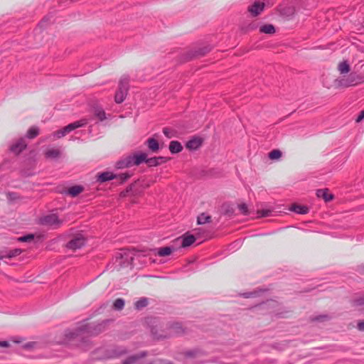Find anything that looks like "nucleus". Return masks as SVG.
I'll return each instance as SVG.
<instances>
[{
  "mask_svg": "<svg viewBox=\"0 0 364 364\" xmlns=\"http://www.w3.org/2000/svg\"><path fill=\"white\" fill-rule=\"evenodd\" d=\"M132 186H130L129 187H128L126 191L124 192H122V194L123 196H126L127 193H129L131 191H132Z\"/></svg>",
  "mask_w": 364,
  "mask_h": 364,
  "instance_id": "nucleus-50",
  "label": "nucleus"
},
{
  "mask_svg": "<svg viewBox=\"0 0 364 364\" xmlns=\"http://www.w3.org/2000/svg\"><path fill=\"white\" fill-rule=\"evenodd\" d=\"M95 114L100 121H103L106 118L105 112L103 109H96Z\"/></svg>",
  "mask_w": 364,
  "mask_h": 364,
  "instance_id": "nucleus-38",
  "label": "nucleus"
},
{
  "mask_svg": "<svg viewBox=\"0 0 364 364\" xmlns=\"http://www.w3.org/2000/svg\"><path fill=\"white\" fill-rule=\"evenodd\" d=\"M129 77L127 75H124L119 80L118 87H119L121 90L122 89L123 90H126L128 91L129 87Z\"/></svg>",
  "mask_w": 364,
  "mask_h": 364,
  "instance_id": "nucleus-21",
  "label": "nucleus"
},
{
  "mask_svg": "<svg viewBox=\"0 0 364 364\" xmlns=\"http://www.w3.org/2000/svg\"><path fill=\"white\" fill-rule=\"evenodd\" d=\"M128 353V350L124 347H117L113 350V353L116 356H122Z\"/></svg>",
  "mask_w": 364,
  "mask_h": 364,
  "instance_id": "nucleus-33",
  "label": "nucleus"
},
{
  "mask_svg": "<svg viewBox=\"0 0 364 364\" xmlns=\"http://www.w3.org/2000/svg\"><path fill=\"white\" fill-rule=\"evenodd\" d=\"M87 122L86 119H80L79 121L74 122L64 127L63 129L53 132V135L54 137L58 139L61 138L75 129L84 127L87 124Z\"/></svg>",
  "mask_w": 364,
  "mask_h": 364,
  "instance_id": "nucleus-3",
  "label": "nucleus"
},
{
  "mask_svg": "<svg viewBox=\"0 0 364 364\" xmlns=\"http://www.w3.org/2000/svg\"><path fill=\"white\" fill-rule=\"evenodd\" d=\"M357 328L360 331H364V321H359Z\"/></svg>",
  "mask_w": 364,
  "mask_h": 364,
  "instance_id": "nucleus-46",
  "label": "nucleus"
},
{
  "mask_svg": "<svg viewBox=\"0 0 364 364\" xmlns=\"http://www.w3.org/2000/svg\"><path fill=\"white\" fill-rule=\"evenodd\" d=\"M171 328L176 333H180L183 331V326L181 323H174L171 325Z\"/></svg>",
  "mask_w": 364,
  "mask_h": 364,
  "instance_id": "nucleus-37",
  "label": "nucleus"
},
{
  "mask_svg": "<svg viewBox=\"0 0 364 364\" xmlns=\"http://www.w3.org/2000/svg\"><path fill=\"white\" fill-rule=\"evenodd\" d=\"M363 118H364V110H362L360 112L358 117L356 118L355 122L358 123V122H361L363 119Z\"/></svg>",
  "mask_w": 364,
  "mask_h": 364,
  "instance_id": "nucleus-45",
  "label": "nucleus"
},
{
  "mask_svg": "<svg viewBox=\"0 0 364 364\" xmlns=\"http://www.w3.org/2000/svg\"><path fill=\"white\" fill-rule=\"evenodd\" d=\"M104 325L102 323L96 326L91 324L82 325L71 333L70 337L73 338H83V334L85 333L91 335H97L102 331Z\"/></svg>",
  "mask_w": 364,
  "mask_h": 364,
  "instance_id": "nucleus-1",
  "label": "nucleus"
},
{
  "mask_svg": "<svg viewBox=\"0 0 364 364\" xmlns=\"http://www.w3.org/2000/svg\"><path fill=\"white\" fill-rule=\"evenodd\" d=\"M175 247L171 246H166L155 250L157 252V255L160 257H165L171 255L174 250Z\"/></svg>",
  "mask_w": 364,
  "mask_h": 364,
  "instance_id": "nucleus-17",
  "label": "nucleus"
},
{
  "mask_svg": "<svg viewBox=\"0 0 364 364\" xmlns=\"http://www.w3.org/2000/svg\"><path fill=\"white\" fill-rule=\"evenodd\" d=\"M149 304V300L146 297H142L135 302L134 306L137 310H141L146 307Z\"/></svg>",
  "mask_w": 364,
  "mask_h": 364,
  "instance_id": "nucleus-26",
  "label": "nucleus"
},
{
  "mask_svg": "<svg viewBox=\"0 0 364 364\" xmlns=\"http://www.w3.org/2000/svg\"><path fill=\"white\" fill-rule=\"evenodd\" d=\"M146 355L147 353L146 351H141L138 354L129 356L122 361V364H135L139 359L143 358Z\"/></svg>",
  "mask_w": 364,
  "mask_h": 364,
  "instance_id": "nucleus-11",
  "label": "nucleus"
},
{
  "mask_svg": "<svg viewBox=\"0 0 364 364\" xmlns=\"http://www.w3.org/2000/svg\"><path fill=\"white\" fill-rule=\"evenodd\" d=\"M9 346H10V344L8 341H0V347L7 348Z\"/></svg>",
  "mask_w": 364,
  "mask_h": 364,
  "instance_id": "nucleus-49",
  "label": "nucleus"
},
{
  "mask_svg": "<svg viewBox=\"0 0 364 364\" xmlns=\"http://www.w3.org/2000/svg\"><path fill=\"white\" fill-rule=\"evenodd\" d=\"M34 345H35V343L28 342L23 346V348L30 349V348H33L34 346Z\"/></svg>",
  "mask_w": 364,
  "mask_h": 364,
  "instance_id": "nucleus-47",
  "label": "nucleus"
},
{
  "mask_svg": "<svg viewBox=\"0 0 364 364\" xmlns=\"http://www.w3.org/2000/svg\"><path fill=\"white\" fill-rule=\"evenodd\" d=\"M212 49L210 46L198 48L194 50H189L184 55V60L188 61L193 58H200L209 53Z\"/></svg>",
  "mask_w": 364,
  "mask_h": 364,
  "instance_id": "nucleus-5",
  "label": "nucleus"
},
{
  "mask_svg": "<svg viewBox=\"0 0 364 364\" xmlns=\"http://www.w3.org/2000/svg\"><path fill=\"white\" fill-rule=\"evenodd\" d=\"M264 4L260 2H255V4L248 8V11L253 16H258L264 9Z\"/></svg>",
  "mask_w": 364,
  "mask_h": 364,
  "instance_id": "nucleus-13",
  "label": "nucleus"
},
{
  "mask_svg": "<svg viewBox=\"0 0 364 364\" xmlns=\"http://www.w3.org/2000/svg\"><path fill=\"white\" fill-rule=\"evenodd\" d=\"M196 355V352L194 350H188L185 353V355L188 358H194Z\"/></svg>",
  "mask_w": 364,
  "mask_h": 364,
  "instance_id": "nucleus-43",
  "label": "nucleus"
},
{
  "mask_svg": "<svg viewBox=\"0 0 364 364\" xmlns=\"http://www.w3.org/2000/svg\"><path fill=\"white\" fill-rule=\"evenodd\" d=\"M21 252V250L20 249H14L9 250L8 252H5V255H1L0 259H4V258H12L17 255H19Z\"/></svg>",
  "mask_w": 364,
  "mask_h": 364,
  "instance_id": "nucleus-24",
  "label": "nucleus"
},
{
  "mask_svg": "<svg viewBox=\"0 0 364 364\" xmlns=\"http://www.w3.org/2000/svg\"><path fill=\"white\" fill-rule=\"evenodd\" d=\"M338 70L341 74L348 73L350 71V66L347 62H341L338 65Z\"/></svg>",
  "mask_w": 364,
  "mask_h": 364,
  "instance_id": "nucleus-29",
  "label": "nucleus"
},
{
  "mask_svg": "<svg viewBox=\"0 0 364 364\" xmlns=\"http://www.w3.org/2000/svg\"><path fill=\"white\" fill-rule=\"evenodd\" d=\"M318 198H321L325 202H329L333 198V196L328 193V189H318L316 191Z\"/></svg>",
  "mask_w": 364,
  "mask_h": 364,
  "instance_id": "nucleus-16",
  "label": "nucleus"
},
{
  "mask_svg": "<svg viewBox=\"0 0 364 364\" xmlns=\"http://www.w3.org/2000/svg\"><path fill=\"white\" fill-rule=\"evenodd\" d=\"M83 190L84 188L82 186L76 185L69 188L68 190V193L73 197H75L81 193Z\"/></svg>",
  "mask_w": 364,
  "mask_h": 364,
  "instance_id": "nucleus-23",
  "label": "nucleus"
},
{
  "mask_svg": "<svg viewBox=\"0 0 364 364\" xmlns=\"http://www.w3.org/2000/svg\"><path fill=\"white\" fill-rule=\"evenodd\" d=\"M202 139L199 137H193L187 141L186 147L189 150H196L202 144Z\"/></svg>",
  "mask_w": 364,
  "mask_h": 364,
  "instance_id": "nucleus-15",
  "label": "nucleus"
},
{
  "mask_svg": "<svg viewBox=\"0 0 364 364\" xmlns=\"http://www.w3.org/2000/svg\"><path fill=\"white\" fill-rule=\"evenodd\" d=\"M124 306V300L121 298L117 299L113 303V308L114 310L120 311Z\"/></svg>",
  "mask_w": 364,
  "mask_h": 364,
  "instance_id": "nucleus-28",
  "label": "nucleus"
},
{
  "mask_svg": "<svg viewBox=\"0 0 364 364\" xmlns=\"http://www.w3.org/2000/svg\"><path fill=\"white\" fill-rule=\"evenodd\" d=\"M352 305L353 306H364V295L355 299L352 301Z\"/></svg>",
  "mask_w": 364,
  "mask_h": 364,
  "instance_id": "nucleus-36",
  "label": "nucleus"
},
{
  "mask_svg": "<svg viewBox=\"0 0 364 364\" xmlns=\"http://www.w3.org/2000/svg\"><path fill=\"white\" fill-rule=\"evenodd\" d=\"M259 31L263 33L273 34L275 33V28L272 24H265L259 28Z\"/></svg>",
  "mask_w": 364,
  "mask_h": 364,
  "instance_id": "nucleus-25",
  "label": "nucleus"
},
{
  "mask_svg": "<svg viewBox=\"0 0 364 364\" xmlns=\"http://www.w3.org/2000/svg\"><path fill=\"white\" fill-rule=\"evenodd\" d=\"M181 241V247H187L191 246L195 241L196 237L193 235H184L182 238L179 237L177 239V241Z\"/></svg>",
  "mask_w": 364,
  "mask_h": 364,
  "instance_id": "nucleus-14",
  "label": "nucleus"
},
{
  "mask_svg": "<svg viewBox=\"0 0 364 364\" xmlns=\"http://www.w3.org/2000/svg\"><path fill=\"white\" fill-rule=\"evenodd\" d=\"M131 158L128 156L126 158L119 161L116 164L117 168H124L132 166Z\"/></svg>",
  "mask_w": 364,
  "mask_h": 364,
  "instance_id": "nucleus-20",
  "label": "nucleus"
},
{
  "mask_svg": "<svg viewBox=\"0 0 364 364\" xmlns=\"http://www.w3.org/2000/svg\"><path fill=\"white\" fill-rule=\"evenodd\" d=\"M169 160V158L164 157V156H155L151 158H148V160L146 161V164L149 167L152 166H157L159 165H161L163 164H165Z\"/></svg>",
  "mask_w": 364,
  "mask_h": 364,
  "instance_id": "nucleus-10",
  "label": "nucleus"
},
{
  "mask_svg": "<svg viewBox=\"0 0 364 364\" xmlns=\"http://www.w3.org/2000/svg\"><path fill=\"white\" fill-rule=\"evenodd\" d=\"M27 146V144L24 139H19L16 143L10 146V151L18 155L22 152Z\"/></svg>",
  "mask_w": 364,
  "mask_h": 364,
  "instance_id": "nucleus-8",
  "label": "nucleus"
},
{
  "mask_svg": "<svg viewBox=\"0 0 364 364\" xmlns=\"http://www.w3.org/2000/svg\"><path fill=\"white\" fill-rule=\"evenodd\" d=\"M145 144L147 146L149 150L152 153L156 154L160 149L158 141L153 137L149 138L146 141Z\"/></svg>",
  "mask_w": 364,
  "mask_h": 364,
  "instance_id": "nucleus-12",
  "label": "nucleus"
},
{
  "mask_svg": "<svg viewBox=\"0 0 364 364\" xmlns=\"http://www.w3.org/2000/svg\"><path fill=\"white\" fill-rule=\"evenodd\" d=\"M5 255V253H4V252H0V255Z\"/></svg>",
  "mask_w": 364,
  "mask_h": 364,
  "instance_id": "nucleus-53",
  "label": "nucleus"
},
{
  "mask_svg": "<svg viewBox=\"0 0 364 364\" xmlns=\"http://www.w3.org/2000/svg\"><path fill=\"white\" fill-rule=\"evenodd\" d=\"M39 134V129L37 127H31L27 132L26 136L28 139H33Z\"/></svg>",
  "mask_w": 364,
  "mask_h": 364,
  "instance_id": "nucleus-27",
  "label": "nucleus"
},
{
  "mask_svg": "<svg viewBox=\"0 0 364 364\" xmlns=\"http://www.w3.org/2000/svg\"><path fill=\"white\" fill-rule=\"evenodd\" d=\"M60 151L58 149H51L46 152L47 158L55 159L60 156Z\"/></svg>",
  "mask_w": 364,
  "mask_h": 364,
  "instance_id": "nucleus-30",
  "label": "nucleus"
},
{
  "mask_svg": "<svg viewBox=\"0 0 364 364\" xmlns=\"http://www.w3.org/2000/svg\"><path fill=\"white\" fill-rule=\"evenodd\" d=\"M210 216L207 215L205 213H201L200 215H198L197 221L198 224L203 225L207 223H210Z\"/></svg>",
  "mask_w": 364,
  "mask_h": 364,
  "instance_id": "nucleus-31",
  "label": "nucleus"
},
{
  "mask_svg": "<svg viewBox=\"0 0 364 364\" xmlns=\"http://www.w3.org/2000/svg\"><path fill=\"white\" fill-rule=\"evenodd\" d=\"M356 271H357L359 274L364 275V263H363V264H360V265H358V266L357 267Z\"/></svg>",
  "mask_w": 364,
  "mask_h": 364,
  "instance_id": "nucleus-44",
  "label": "nucleus"
},
{
  "mask_svg": "<svg viewBox=\"0 0 364 364\" xmlns=\"http://www.w3.org/2000/svg\"><path fill=\"white\" fill-rule=\"evenodd\" d=\"M34 240L33 234H28L18 238L19 242H30Z\"/></svg>",
  "mask_w": 364,
  "mask_h": 364,
  "instance_id": "nucleus-35",
  "label": "nucleus"
},
{
  "mask_svg": "<svg viewBox=\"0 0 364 364\" xmlns=\"http://www.w3.org/2000/svg\"><path fill=\"white\" fill-rule=\"evenodd\" d=\"M132 174L129 172L119 173V174H114L112 172L105 171L97 175V181L100 183H104L112 179H117L119 181L120 183L126 181L128 178L131 177Z\"/></svg>",
  "mask_w": 364,
  "mask_h": 364,
  "instance_id": "nucleus-2",
  "label": "nucleus"
},
{
  "mask_svg": "<svg viewBox=\"0 0 364 364\" xmlns=\"http://www.w3.org/2000/svg\"><path fill=\"white\" fill-rule=\"evenodd\" d=\"M256 295V292H247L244 294L245 298L254 297Z\"/></svg>",
  "mask_w": 364,
  "mask_h": 364,
  "instance_id": "nucleus-48",
  "label": "nucleus"
},
{
  "mask_svg": "<svg viewBox=\"0 0 364 364\" xmlns=\"http://www.w3.org/2000/svg\"><path fill=\"white\" fill-rule=\"evenodd\" d=\"M41 223L43 225H48L54 229L60 226L62 221L55 214H50L41 218Z\"/></svg>",
  "mask_w": 364,
  "mask_h": 364,
  "instance_id": "nucleus-7",
  "label": "nucleus"
},
{
  "mask_svg": "<svg viewBox=\"0 0 364 364\" xmlns=\"http://www.w3.org/2000/svg\"><path fill=\"white\" fill-rule=\"evenodd\" d=\"M258 213L260 215L261 217H268L270 215L271 210H262L258 211Z\"/></svg>",
  "mask_w": 364,
  "mask_h": 364,
  "instance_id": "nucleus-42",
  "label": "nucleus"
},
{
  "mask_svg": "<svg viewBox=\"0 0 364 364\" xmlns=\"http://www.w3.org/2000/svg\"><path fill=\"white\" fill-rule=\"evenodd\" d=\"M282 156V151L279 149H274L269 153V158L272 160L278 159Z\"/></svg>",
  "mask_w": 364,
  "mask_h": 364,
  "instance_id": "nucleus-34",
  "label": "nucleus"
},
{
  "mask_svg": "<svg viewBox=\"0 0 364 364\" xmlns=\"http://www.w3.org/2000/svg\"><path fill=\"white\" fill-rule=\"evenodd\" d=\"M53 17L52 15H48L45 16L43 20L38 23V29L41 30L44 28H46L48 25V22L50 21L51 18Z\"/></svg>",
  "mask_w": 364,
  "mask_h": 364,
  "instance_id": "nucleus-32",
  "label": "nucleus"
},
{
  "mask_svg": "<svg viewBox=\"0 0 364 364\" xmlns=\"http://www.w3.org/2000/svg\"><path fill=\"white\" fill-rule=\"evenodd\" d=\"M126 259V260H127V261H128L129 259H130V260L132 261V260L133 259L132 255H130V256H129V255H127V257H126V259Z\"/></svg>",
  "mask_w": 364,
  "mask_h": 364,
  "instance_id": "nucleus-51",
  "label": "nucleus"
},
{
  "mask_svg": "<svg viewBox=\"0 0 364 364\" xmlns=\"http://www.w3.org/2000/svg\"><path fill=\"white\" fill-rule=\"evenodd\" d=\"M290 210L296 213L306 214L309 212V208L305 205L294 204Z\"/></svg>",
  "mask_w": 364,
  "mask_h": 364,
  "instance_id": "nucleus-22",
  "label": "nucleus"
},
{
  "mask_svg": "<svg viewBox=\"0 0 364 364\" xmlns=\"http://www.w3.org/2000/svg\"><path fill=\"white\" fill-rule=\"evenodd\" d=\"M127 92L128 91L126 90H123L122 89L121 90L119 87H118V90H117L114 96L115 102L117 104L122 103L124 100L127 95Z\"/></svg>",
  "mask_w": 364,
  "mask_h": 364,
  "instance_id": "nucleus-19",
  "label": "nucleus"
},
{
  "mask_svg": "<svg viewBox=\"0 0 364 364\" xmlns=\"http://www.w3.org/2000/svg\"><path fill=\"white\" fill-rule=\"evenodd\" d=\"M129 156L131 158L132 166H138L142 163L146 164V161L148 160L147 154L146 153H136L133 155H129Z\"/></svg>",
  "mask_w": 364,
  "mask_h": 364,
  "instance_id": "nucleus-9",
  "label": "nucleus"
},
{
  "mask_svg": "<svg viewBox=\"0 0 364 364\" xmlns=\"http://www.w3.org/2000/svg\"><path fill=\"white\" fill-rule=\"evenodd\" d=\"M85 242L86 239L82 234H77L67 243L66 247L68 249L75 250L83 247Z\"/></svg>",
  "mask_w": 364,
  "mask_h": 364,
  "instance_id": "nucleus-6",
  "label": "nucleus"
},
{
  "mask_svg": "<svg viewBox=\"0 0 364 364\" xmlns=\"http://www.w3.org/2000/svg\"><path fill=\"white\" fill-rule=\"evenodd\" d=\"M168 149L171 154H178L183 150L181 144L178 141H171L169 144Z\"/></svg>",
  "mask_w": 364,
  "mask_h": 364,
  "instance_id": "nucleus-18",
  "label": "nucleus"
},
{
  "mask_svg": "<svg viewBox=\"0 0 364 364\" xmlns=\"http://www.w3.org/2000/svg\"><path fill=\"white\" fill-rule=\"evenodd\" d=\"M238 208L241 213L243 215H248V209L247 206L245 203H242L238 205Z\"/></svg>",
  "mask_w": 364,
  "mask_h": 364,
  "instance_id": "nucleus-40",
  "label": "nucleus"
},
{
  "mask_svg": "<svg viewBox=\"0 0 364 364\" xmlns=\"http://www.w3.org/2000/svg\"><path fill=\"white\" fill-rule=\"evenodd\" d=\"M163 133L167 138H171L173 136L172 131L167 127L163 129Z\"/></svg>",
  "mask_w": 364,
  "mask_h": 364,
  "instance_id": "nucleus-41",
  "label": "nucleus"
},
{
  "mask_svg": "<svg viewBox=\"0 0 364 364\" xmlns=\"http://www.w3.org/2000/svg\"><path fill=\"white\" fill-rule=\"evenodd\" d=\"M330 319V316L327 314L320 315L312 318L313 321L323 322Z\"/></svg>",
  "mask_w": 364,
  "mask_h": 364,
  "instance_id": "nucleus-39",
  "label": "nucleus"
},
{
  "mask_svg": "<svg viewBox=\"0 0 364 364\" xmlns=\"http://www.w3.org/2000/svg\"><path fill=\"white\" fill-rule=\"evenodd\" d=\"M149 364H162V363H158L157 361H154L153 363H151ZM163 364H171L170 362H166L165 363H163Z\"/></svg>",
  "mask_w": 364,
  "mask_h": 364,
  "instance_id": "nucleus-52",
  "label": "nucleus"
},
{
  "mask_svg": "<svg viewBox=\"0 0 364 364\" xmlns=\"http://www.w3.org/2000/svg\"><path fill=\"white\" fill-rule=\"evenodd\" d=\"M336 81L339 86L347 87L361 83L363 81V77L356 73H351L347 77H343Z\"/></svg>",
  "mask_w": 364,
  "mask_h": 364,
  "instance_id": "nucleus-4",
  "label": "nucleus"
}]
</instances>
